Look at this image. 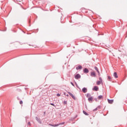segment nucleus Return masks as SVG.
Here are the masks:
<instances>
[{"label": "nucleus", "mask_w": 127, "mask_h": 127, "mask_svg": "<svg viewBox=\"0 0 127 127\" xmlns=\"http://www.w3.org/2000/svg\"><path fill=\"white\" fill-rule=\"evenodd\" d=\"M74 78L76 80H78V79H80V78H81V75H80V74L79 73H77L76 75H75Z\"/></svg>", "instance_id": "nucleus-1"}, {"label": "nucleus", "mask_w": 127, "mask_h": 127, "mask_svg": "<svg viewBox=\"0 0 127 127\" xmlns=\"http://www.w3.org/2000/svg\"><path fill=\"white\" fill-rule=\"evenodd\" d=\"M67 93H68V95H70V96L71 97V98H72V99H73V100H76V97H75V96H74V95H73V94H72V93H71V92H68Z\"/></svg>", "instance_id": "nucleus-2"}, {"label": "nucleus", "mask_w": 127, "mask_h": 127, "mask_svg": "<svg viewBox=\"0 0 127 127\" xmlns=\"http://www.w3.org/2000/svg\"><path fill=\"white\" fill-rule=\"evenodd\" d=\"M83 73H84L85 74H88V73H89V69L87 68H85L83 69Z\"/></svg>", "instance_id": "nucleus-3"}, {"label": "nucleus", "mask_w": 127, "mask_h": 127, "mask_svg": "<svg viewBox=\"0 0 127 127\" xmlns=\"http://www.w3.org/2000/svg\"><path fill=\"white\" fill-rule=\"evenodd\" d=\"M94 69H95V70H96V71H97V72H98V75H99V76H101V74L100 73V71H99V69H98V67L95 66V67H94Z\"/></svg>", "instance_id": "nucleus-4"}, {"label": "nucleus", "mask_w": 127, "mask_h": 127, "mask_svg": "<svg viewBox=\"0 0 127 127\" xmlns=\"http://www.w3.org/2000/svg\"><path fill=\"white\" fill-rule=\"evenodd\" d=\"M92 90L93 91H96V92H97V91L99 90V87L95 86H94V88L92 89Z\"/></svg>", "instance_id": "nucleus-5"}, {"label": "nucleus", "mask_w": 127, "mask_h": 127, "mask_svg": "<svg viewBox=\"0 0 127 127\" xmlns=\"http://www.w3.org/2000/svg\"><path fill=\"white\" fill-rule=\"evenodd\" d=\"M36 120L39 123V124H42V122H41V120H40V118H38V117H36Z\"/></svg>", "instance_id": "nucleus-6"}, {"label": "nucleus", "mask_w": 127, "mask_h": 127, "mask_svg": "<svg viewBox=\"0 0 127 127\" xmlns=\"http://www.w3.org/2000/svg\"><path fill=\"white\" fill-rule=\"evenodd\" d=\"M90 76L91 77H96V72L95 71H92L91 72Z\"/></svg>", "instance_id": "nucleus-7"}, {"label": "nucleus", "mask_w": 127, "mask_h": 127, "mask_svg": "<svg viewBox=\"0 0 127 127\" xmlns=\"http://www.w3.org/2000/svg\"><path fill=\"white\" fill-rule=\"evenodd\" d=\"M82 91L83 92V93H87L88 89H87V88L86 87H83L82 89Z\"/></svg>", "instance_id": "nucleus-8"}, {"label": "nucleus", "mask_w": 127, "mask_h": 127, "mask_svg": "<svg viewBox=\"0 0 127 127\" xmlns=\"http://www.w3.org/2000/svg\"><path fill=\"white\" fill-rule=\"evenodd\" d=\"M109 104H113L114 103V99H107Z\"/></svg>", "instance_id": "nucleus-9"}, {"label": "nucleus", "mask_w": 127, "mask_h": 127, "mask_svg": "<svg viewBox=\"0 0 127 127\" xmlns=\"http://www.w3.org/2000/svg\"><path fill=\"white\" fill-rule=\"evenodd\" d=\"M113 76L114 77L117 79V78L119 77V76H118V73H117V72H115L113 74Z\"/></svg>", "instance_id": "nucleus-10"}, {"label": "nucleus", "mask_w": 127, "mask_h": 127, "mask_svg": "<svg viewBox=\"0 0 127 127\" xmlns=\"http://www.w3.org/2000/svg\"><path fill=\"white\" fill-rule=\"evenodd\" d=\"M76 70H81L82 69V65H79L76 67Z\"/></svg>", "instance_id": "nucleus-11"}, {"label": "nucleus", "mask_w": 127, "mask_h": 127, "mask_svg": "<svg viewBox=\"0 0 127 127\" xmlns=\"http://www.w3.org/2000/svg\"><path fill=\"white\" fill-rule=\"evenodd\" d=\"M88 100V102H92V101H93V97H89Z\"/></svg>", "instance_id": "nucleus-12"}, {"label": "nucleus", "mask_w": 127, "mask_h": 127, "mask_svg": "<svg viewBox=\"0 0 127 127\" xmlns=\"http://www.w3.org/2000/svg\"><path fill=\"white\" fill-rule=\"evenodd\" d=\"M83 113L84 115H85V116H89V114L84 110L83 111Z\"/></svg>", "instance_id": "nucleus-13"}, {"label": "nucleus", "mask_w": 127, "mask_h": 127, "mask_svg": "<svg viewBox=\"0 0 127 127\" xmlns=\"http://www.w3.org/2000/svg\"><path fill=\"white\" fill-rule=\"evenodd\" d=\"M98 100H101V99H103V96L102 95H99L98 97Z\"/></svg>", "instance_id": "nucleus-14"}, {"label": "nucleus", "mask_w": 127, "mask_h": 127, "mask_svg": "<svg viewBox=\"0 0 127 127\" xmlns=\"http://www.w3.org/2000/svg\"><path fill=\"white\" fill-rule=\"evenodd\" d=\"M107 77L109 81H112V77L110 76V75H108Z\"/></svg>", "instance_id": "nucleus-15"}, {"label": "nucleus", "mask_w": 127, "mask_h": 127, "mask_svg": "<svg viewBox=\"0 0 127 127\" xmlns=\"http://www.w3.org/2000/svg\"><path fill=\"white\" fill-rule=\"evenodd\" d=\"M87 98H89V97H91V94L90 93H87L86 95Z\"/></svg>", "instance_id": "nucleus-16"}, {"label": "nucleus", "mask_w": 127, "mask_h": 127, "mask_svg": "<svg viewBox=\"0 0 127 127\" xmlns=\"http://www.w3.org/2000/svg\"><path fill=\"white\" fill-rule=\"evenodd\" d=\"M101 82H102V81H98L97 82V85H100Z\"/></svg>", "instance_id": "nucleus-17"}, {"label": "nucleus", "mask_w": 127, "mask_h": 127, "mask_svg": "<svg viewBox=\"0 0 127 127\" xmlns=\"http://www.w3.org/2000/svg\"><path fill=\"white\" fill-rule=\"evenodd\" d=\"M50 105H51V106H53V107H56V105H55V104H54V103H50Z\"/></svg>", "instance_id": "nucleus-18"}, {"label": "nucleus", "mask_w": 127, "mask_h": 127, "mask_svg": "<svg viewBox=\"0 0 127 127\" xmlns=\"http://www.w3.org/2000/svg\"><path fill=\"white\" fill-rule=\"evenodd\" d=\"M19 103L20 105H22V104H23V102L22 101V100H21L20 101Z\"/></svg>", "instance_id": "nucleus-19"}, {"label": "nucleus", "mask_w": 127, "mask_h": 127, "mask_svg": "<svg viewBox=\"0 0 127 127\" xmlns=\"http://www.w3.org/2000/svg\"><path fill=\"white\" fill-rule=\"evenodd\" d=\"M64 105H66L67 104V101H64L63 103Z\"/></svg>", "instance_id": "nucleus-20"}, {"label": "nucleus", "mask_w": 127, "mask_h": 127, "mask_svg": "<svg viewBox=\"0 0 127 127\" xmlns=\"http://www.w3.org/2000/svg\"><path fill=\"white\" fill-rule=\"evenodd\" d=\"M99 80L100 82H103V79H102V77H99Z\"/></svg>", "instance_id": "nucleus-21"}, {"label": "nucleus", "mask_w": 127, "mask_h": 127, "mask_svg": "<svg viewBox=\"0 0 127 127\" xmlns=\"http://www.w3.org/2000/svg\"><path fill=\"white\" fill-rule=\"evenodd\" d=\"M70 84L72 85V86H73V87H75V85H74V83H73V82H71Z\"/></svg>", "instance_id": "nucleus-22"}, {"label": "nucleus", "mask_w": 127, "mask_h": 127, "mask_svg": "<svg viewBox=\"0 0 127 127\" xmlns=\"http://www.w3.org/2000/svg\"><path fill=\"white\" fill-rule=\"evenodd\" d=\"M76 86L77 87V88H78V89H79V90H81V88H80L79 86H78V84H76Z\"/></svg>", "instance_id": "nucleus-23"}, {"label": "nucleus", "mask_w": 127, "mask_h": 127, "mask_svg": "<svg viewBox=\"0 0 127 127\" xmlns=\"http://www.w3.org/2000/svg\"><path fill=\"white\" fill-rule=\"evenodd\" d=\"M64 124H65V123L63 122V123H60L59 125H60V126H61V125H64Z\"/></svg>", "instance_id": "nucleus-24"}, {"label": "nucleus", "mask_w": 127, "mask_h": 127, "mask_svg": "<svg viewBox=\"0 0 127 127\" xmlns=\"http://www.w3.org/2000/svg\"><path fill=\"white\" fill-rule=\"evenodd\" d=\"M64 95H65V96H66V97H69V95L68 94H66V93H64Z\"/></svg>", "instance_id": "nucleus-25"}, {"label": "nucleus", "mask_w": 127, "mask_h": 127, "mask_svg": "<svg viewBox=\"0 0 127 127\" xmlns=\"http://www.w3.org/2000/svg\"><path fill=\"white\" fill-rule=\"evenodd\" d=\"M98 110V108H95V109L93 110V112H96Z\"/></svg>", "instance_id": "nucleus-26"}, {"label": "nucleus", "mask_w": 127, "mask_h": 127, "mask_svg": "<svg viewBox=\"0 0 127 127\" xmlns=\"http://www.w3.org/2000/svg\"><path fill=\"white\" fill-rule=\"evenodd\" d=\"M59 126H60L59 124L55 125V127H59Z\"/></svg>", "instance_id": "nucleus-27"}, {"label": "nucleus", "mask_w": 127, "mask_h": 127, "mask_svg": "<svg viewBox=\"0 0 127 127\" xmlns=\"http://www.w3.org/2000/svg\"><path fill=\"white\" fill-rule=\"evenodd\" d=\"M59 126H60L59 124L55 125V127H59Z\"/></svg>", "instance_id": "nucleus-28"}, {"label": "nucleus", "mask_w": 127, "mask_h": 127, "mask_svg": "<svg viewBox=\"0 0 127 127\" xmlns=\"http://www.w3.org/2000/svg\"><path fill=\"white\" fill-rule=\"evenodd\" d=\"M57 95L58 96V97H60V94L59 93H58Z\"/></svg>", "instance_id": "nucleus-29"}, {"label": "nucleus", "mask_w": 127, "mask_h": 127, "mask_svg": "<svg viewBox=\"0 0 127 127\" xmlns=\"http://www.w3.org/2000/svg\"><path fill=\"white\" fill-rule=\"evenodd\" d=\"M25 119H26V122H27V119H28V117H25Z\"/></svg>", "instance_id": "nucleus-30"}, {"label": "nucleus", "mask_w": 127, "mask_h": 127, "mask_svg": "<svg viewBox=\"0 0 127 127\" xmlns=\"http://www.w3.org/2000/svg\"><path fill=\"white\" fill-rule=\"evenodd\" d=\"M49 125L51 127H52V126H53V125L51 124H49Z\"/></svg>", "instance_id": "nucleus-31"}, {"label": "nucleus", "mask_w": 127, "mask_h": 127, "mask_svg": "<svg viewBox=\"0 0 127 127\" xmlns=\"http://www.w3.org/2000/svg\"><path fill=\"white\" fill-rule=\"evenodd\" d=\"M17 100H20V98H19V97H17Z\"/></svg>", "instance_id": "nucleus-32"}, {"label": "nucleus", "mask_w": 127, "mask_h": 127, "mask_svg": "<svg viewBox=\"0 0 127 127\" xmlns=\"http://www.w3.org/2000/svg\"><path fill=\"white\" fill-rule=\"evenodd\" d=\"M77 116L76 115L74 118V119H76V118H77Z\"/></svg>", "instance_id": "nucleus-33"}, {"label": "nucleus", "mask_w": 127, "mask_h": 127, "mask_svg": "<svg viewBox=\"0 0 127 127\" xmlns=\"http://www.w3.org/2000/svg\"><path fill=\"white\" fill-rule=\"evenodd\" d=\"M28 125H30V122H29L28 123Z\"/></svg>", "instance_id": "nucleus-34"}, {"label": "nucleus", "mask_w": 127, "mask_h": 127, "mask_svg": "<svg viewBox=\"0 0 127 127\" xmlns=\"http://www.w3.org/2000/svg\"><path fill=\"white\" fill-rule=\"evenodd\" d=\"M52 127H55V125H53V126Z\"/></svg>", "instance_id": "nucleus-35"}, {"label": "nucleus", "mask_w": 127, "mask_h": 127, "mask_svg": "<svg viewBox=\"0 0 127 127\" xmlns=\"http://www.w3.org/2000/svg\"><path fill=\"white\" fill-rule=\"evenodd\" d=\"M75 84L76 86L77 85H78V84H77V82H75Z\"/></svg>", "instance_id": "nucleus-36"}, {"label": "nucleus", "mask_w": 127, "mask_h": 127, "mask_svg": "<svg viewBox=\"0 0 127 127\" xmlns=\"http://www.w3.org/2000/svg\"><path fill=\"white\" fill-rule=\"evenodd\" d=\"M46 113L45 112H44V115H45Z\"/></svg>", "instance_id": "nucleus-37"}, {"label": "nucleus", "mask_w": 127, "mask_h": 127, "mask_svg": "<svg viewBox=\"0 0 127 127\" xmlns=\"http://www.w3.org/2000/svg\"><path fill=\"white\" fill-rule=\"evenodd\" d=\"M95 101H97V98L95 99Z\"/></svg>", "instance_id": "nucleus-38"}]
</instances>
